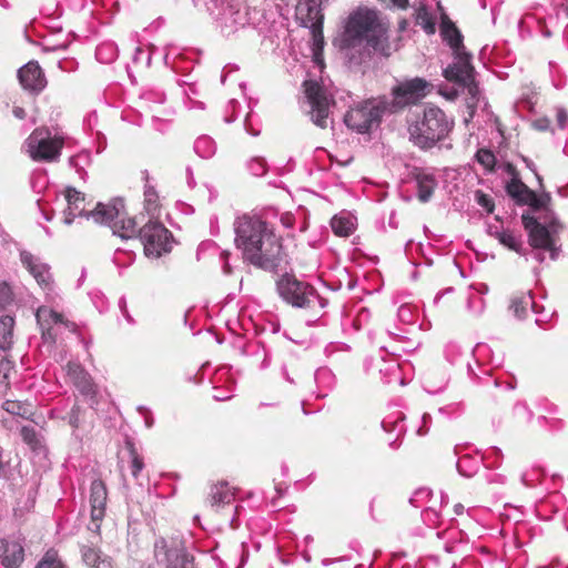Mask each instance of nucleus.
<instances>
[{
    "label": "nucleus",
    "instance_id": "4d7b16f0",
    "mask_svg": "<svg viewBox=\"0 0 568 568\" xmlns=\"http://www.w3.org/2000/svg\"><path fill=\"white\" fill-rule=\"evenodd\" d=\"M214 398H215L216 400H223V399H224V398H222V397H217V396H214Z\"/></svg>",
    "mask_w": 568,
    "mask_h": 568
},
{
    "label": "nucleus",
    "instance_id": "412c9836",
    "mask_svg": "<svg viewBox=\"0 0 568 568\" xmlns=\"http://www.w3.org/2000/svg\"><path fill=\"white\" fill-rule=\"evenodd\" d=\"M321 3L314 0H303L297 4V16L304 26L310 28H318L322 26L323 14L321 12Z\"/></svg>",
    "mask_w": 568,
    "mask_h": 568
},
{
    "label": "nucleus",
    "instance_id": "9b49d317",
    "mask_svg": "<svg viewBox=\"0 0 568 568\" xmlns=\"http://www.w3.org/2000/svg\"><path fill=\"white\" fill-rule=\"evenodd\" d=\"M37 322L41 327L42 338L45 342L54 343L60 328L64 327L71 332L75 331L77 325L64 318L61 313L47 306H40L36 313Z\"/></svg>",
    "mask_w": 568,
    "mask_h": 568
},
{
    "label": "nucleus",
    "instance_id": "49530a36",
    "mask_svg": "<svg viewBox=\"0 0 568 568\" xmlns=\"http://www.w3.org/2000/svg\"><path fill=\"white\" fill-rule=\"evenodd\" d=\"M12 369V364L6 357L0 359V381H4L9 377V373Z\"/></svg>",
    "mask_w": 568,
    "mask_h": 568
},
{
    "label": "nucleus",
    "instance_id": "cd10ccee",
    "mask_svg": "<svg viewBox=\"0 0 568 568\" xmlns=\"http://www.w3.org/2000/svg\"><path fill=\"white\" fill-rule=\"evenodd\" d=\"M529 306L534 307V302L530 292L516 294L510 298L509 308L518 318H523L526 315L527 308Z\"/></svg>",
    "mask_w": 568,
    "mask_h": 568
},
{
    "label": "nucleus",
    "instance_id": "72a5a7b5",
    "mask_svg": "<svg viewBox=\"0 0 568 568\" xmlns=\"http://www.w3.org/2000/svg\"><path fill=\"white\" fill-rule=\"evenodd\" d=\"M72 383L80 390L81 394H83L85 396H91V397L94 396V394H95V385L92 382V378L88 374V372L84 371Z\"/></svg>",
    "mask_w": 568,
    "mask_h": 568
},
{
    "label": "nucleus",
    "instance_id": "79ce46f5",
    "mask_svg": "<svg viewBox=\"0 0 568 568\" xmlns=\"http://www.w3.org/2000/svg\"><path fill=\"white\" fill-rule=\"evenodd\" d=\"M21 437L31 448H36L39 445L38 435L33 427L23 426L21 428Z\"/></svg>",
    "mask_w": 568,
    "mask_h": 568
},
{
    "label": "nucleus",
    "instance_id": "f8f14e48",
    "mask_svg": "<svg viewBox=\"0 0 568 568\" xmlns=\"http://www.w3.org/2000/svg\"><path fill=\"white\" fill-rule=\"evenodd\" d=\"M506 191L518 204L529 205L535 210L545 207L550 201L548 194L537 195L517 176H514L506 185Z\"/></svg>",
    "mask_w": 568,
    "mask_h": 568
},
{
    "label": "nucleus",
    "instance_id": "c756f323",
    "mask_svg": "<svg viewBox=\"0 0 568 568\" xmlns=\"http://www.w3.org/2000/svg\"><path fill=\"white\" fill-rule=\"evenodd\" d=\"M331 226L333 232L338 236H348L355 229L353 219L347 215H335L331 220Z\"/></svg>",
    "mask_w": 568,
    "mask_h": 568
},
{
    "label": "nucleus",
    "instance_id": "393cba45",
    "mask_svg": "<svg viewBox=\"0 0 568 568\" xmlns=\"http://www.w3.org/2000/svg\"><path fill=\"white\" fill-rule=\"evenodd\" d=\"M111 229L113 234L121 239H132L136 235L135 221L131 217H126L124 207L122 209V215L120 217H115Z\"/></svg>",
    "mask_w": 568,
    "mask_h": 568
},
{
    "label": "nucleus",
    "instance_id": "37998d69",
    "mask_svg": "<svg viewBox=\"0 0 568 568\" xmlns=\"http://www.w3.org/2000/svg\"><path fill=\"white\" fill-rule=\"evenodd\" d=\"M476 200H477L478 204L481 207L486 209L489 213H491L494 211L493 200L488 195L483 193L481 191L476 192Z\"/></svg>",
    "mask_w": 568,
    "mask_h": 568
},
{
    "label": "nucleus",
    "instance_id": "5fc2aeb1",
    "mask_svg": "<svg viewBox=\"0 0 568 568\" xmlns=\"http://www.w3.org/2000/svg\"><path fill=\"white\" fill-rule=\"evenodd\" d=\"M145 423H146V426H148V427H151L153 422H152V419L146 418V419H145Z\"/></svg>",
    "mask_w": 568,
    "mask_h": 568
},
{
    "label": "nucleus",
    "instance_id": "864d4df0",
    "mask_svg": "<svg viewBox=\"0 0 568 568\" xmlns=\"http://www.w3.org/2000/svg\"><path fill=\"white\" fill-rule=\"evenodd\" d=\"M464 511V506L462 504H456L455 505V513L456 515H462Z\"/></svg>",
    "mask_w": 568,
    "mask_h": 568
},
{
    "label": "nucleus",
    "instance_id": "423d86ee",
    "mask_svg": "<svg viewBox=\"0 0 568 568\" xmlns=\"http://www.w3.org/2000/svg\"><path fill=\"white\" fill-rule=\"evenodd\" d=\"M521 220L525 229L528 231L530 245L536 250L548 251L550 258L556 260L559 246H557L555 224L547 227L529 214H524Z\"/></svg>",
    "mask_w": 568,
    "mask_h": 568
},
{
    "label": "nucleus",
    "instance_id": "ea45409f",
    "mask_svg": "<svg viewBox=\"0 0 568 568\" xmlns=\"http://www.w3.org/2000/svg\"><path fill=\"white\" fill-rule=\"evenodd\" d=\"M129 449L131 457V473L134 478H138L139 474L144 467V463L132 444H130Z\"/></svg>",
    "mask_w": 568,
    "mask_h": 568
},
{
    "label": "nucleus",
    "instance_id": "2f4dec72",
    "mask_svg": "<svg viewBox=\"0 0 568 568\" xmlns=\"http://www.w3.org/2000/svg\"><path fill=\"white\" fill-rule=\"evenodd\" d=\"M82 557L84 562L93 568L110 567V564L105 559H101L100 552L92 547H83Z\"/></svg>",
    "mask_w": 568,
    "mask_h": 568
},
{
    "label": "nucleus",
    "instance_id": "ddd939ff",
    "mask_svg": "<svg viewBox=\"0 0 568 568\" xmlns=\"http://www.w3.org/2000/svg\"><path fill=\"white\" fill-rule=\"evenodd\" d=\"M108 491L101 479H95L90 487L91 523L89 529L99 532L100 524L105 515Z\"/></svg>",
    "mask_w": 568,
    "mask_h": 568
},
{
    "label": "nucleus",
    "instance_id": "dca6fc26",
    "mask_svg": "<svg viewBox=\"0 0 568 568\" xmlns=\"http://www.w3.org/2000/svg\"><path fill=\"white\" fill-rule=\"evenodd\" d=\"M21 262L29 273L34 277L37 283L43 290H51L52 275L48 264L41 262V260L31 253L23 251L20 253Z\"/></svg>",
    "mask_w": 568,
    "mask_h": 568
},
{
    "label": "nucleus",
    "instance_id": "20e7f679",
    "mask_svg": "<svg viewBox=\"0 0 568 568\" xmlns=\"http://www.w3.org/2000/svg\"><path fill=\"white\" fill-rule=\"evenodd\" d=\"M63 143L62 136H52L47 129H36L26 140V149L33 161L53 162L59 159Z\"/></svg>",
    "mask_w": 568,
    "mask_h": 568
},
{
    "label": "nucleus",
    "instance_id": "f03ea898",
    "mask_svg": "<svg viewBox=\"0 0 568 568\" xmlns=\"http://www.w3.org/2000/svg\"><path fill=\"white\" fill-rule=\"evenodd\" d=\"M386 30L371 10H357L348 18L343 36V48L351 60L363 61L372 53L387 54Z\"/></svg>",
    "mask_w": 568,
    "mask_h": 568
},
{
    "label": "nucleus",
    "instance_id": "5701e85b",
    "mask_svg": "<svg viewBox=\"0 0 568 568\" xmlns=\"http://www.w3.org/2000/svg\"><path fill=\"white\" fill-rule=\"evenodd\" d=\"M222 29L226 33L236 31L246 22V13L235 6H229L222 13Z\"/></svg>",
    "mask_w": 568,
    "mask_h": 568
},
{
    "label": "nucleus",
    "instance_id": "de8ad7c7",
    "mask_svg": "<svg viewBox=\"0 0 568 568\" xmlns=\"http://www.w3.org/2000/svg\"><path fill=\"white\" fill-rule=\"evenodd\" d=\"M557 124L560 129H564L568 122V112L564 108L556 109Z\"/></svg>",
    "mask_w": 568,
    "mask_h": 568
},
{
    "label": "nucleus",
    "instance_id": "2eb2a0df",
    "mask_svg": "<svg viewBox=\"0 0 568 568\" xmlns=\"http://www.w3.org/2000/svg\"><path fill=\"white\" fill-rule=\"evenodd\" d=\"M23 542L17 537L0 538V564L4 568H19L24 561Z\"/></svg>",
    "mask_w": 568,
    "mask_h": 568
},
{
    "label": "nucleus",
    "instance_id": "4468645a",
    "mask_svg": "<svg viewBox=\"0 0 568 568\" xmlns=\"http://www.w3.org/2000/svg\"><path fill=\"white\" fill-rule=\"evenodd\" d=\"M455 62L444 70V77L455 83H469L474 77L475 70L470 64V54L462 49L460 52H454Z\"/></svg>",
    "mask_w": 568,
    "mask_h": 568
},
{
    "label": "nucleus",
    "instance_id": "4c0bfd02",
    "mask_svg": "<svg viewBox=\"0 0 568 568\" xmlns=\"http://www.w3.org/2000/svg\"><path fill=\"white\" fill-rule=\"evenodd\" d=\"M467 89L469 101L467 103L468 108L471 109L470 115H473L476 104L478 102L479 89L477 83L475 82L474 77L469 81V83H459Z\"/></svg>",
    "mask_w": 568,
    "mask_h": 568
},
{
    "label": "nucleus",
    "instance_id": "7ed1b4c3",
    "mask_svg": "<svg viewBox=\"0 0 568 568\" xmlns=\"http://www.w3.org/2000/svg\"><path fill=\"white\" fill-rule=\"evenodd\" d=\"M453 122L437 106H426L423 118L408 128L409 140L422 150L432 149L446 138Z\"/></svg>",
    "mask_w": 568,
    "mask_h": 568
},
{
    "label": "nucleus",
    "instance_id": "473e14b6",
    "mask_svg": "<svg viewBox=\"0 0 568 568\" xmlns=\"http://www.w3.org/2000/svg\"><path fill=\"white\" fill-rule=\"evenodd\" d=\"M194 150L201 158H210L215 153V143L210 136L203 135L196 139Z\"/></svg>",
    "mask_w": 568,
    "mask_h": 568
},
{
    "label": "nucleus",
    "instance_id": "603ef678",
    "mask_svg": "<svg viewBox=\"0 0 568 568\" xmlns=\"http://www.w3.org/2000/svg\"><path fill=\"white\" fill-rule=\"evenodd\" d=\"M534 257H535L537 261H539L540 263H541V262H544V260H545L544 254H542L541 252H539V251H536V252L534 253Z\"/></svg>",
    "mask_w": 568,
    "mask_h": 568
},
{
    "label": "nucleus",
    "instance_id": "f704fd0d",
    "mask_svg": "<svg viewBox=\"0 0 568 568\" xmlns=\"http://www.w3.org/2000/svg\"><path fill=\"white\" fill-rule=\"evenodd\" d=\"M144 205L148 213L153 217L159 209V195L153 186L145 184Z\"/></svg>",
    "mask_w": 568,
    "mask_h": 568
},
{
    "label": "nucleus",
    "instance_id": "6ab92c4d",
    "mask_svg": "<svg viewBox=\"0 0 568 568\" xmlns=\"http://www.w3.org/2000/svg\"><path fill=\"white\" fill-rule=\"evenodd\" d=\"M122 200H113L108 204L98 203L97 206L89 211L88 219L91 217L98 224H106L111 227L115 217H120L122 215L123 209Z\"/></svg>",
    "mask_w": 568,
    "mask_h": 568
},
{
    "label": "nucleus",
    "instance_id": "bb28decb",
    "mask_svg": "<svg viewBox=\"0 0 568 568\" xmlns=\"http://www.w3.org/2000/svg\"><path fill=\"white\" fill-rule=\"evenodd\" d=\"M13 317L6 315L0 318V349L8 351L13 343Z\"/></svg>",
    "mask_w": 568,
    "mask_h": 568
},
{
    "label": "nucleus",
    "instance_id": "39448f33",
    "mask_svg": "<svg viewBox=\"0 0 568 568\" xmlns=\"http://www.w3.org/2000/svg\"><path fill=\"white\" fill-rule=\"evenodd\" d=\"M385 110L384 101L367 100L348 110L345 115V123L358 133H366L379 124Z\"/></svg>",
    "mask_w": 568,
    "mask_h": 568
},
{
    "label": "nucleus",
    "instance_id": "1a4fd4ad",
    "mask_svg": "<svg viewBox=\"0 0 568 568\" xmlns=\"http://www.w3.org/2000/svg\"><path fill=\"white\" fill-rule=\"evenodd\" d=\"M155 557L165 568H194L193 557L190 556L183 542L176 539H160L155 542Z\"/></svg>",
    "mask_w": 568,
    "mask_h": 568
},
{
    "label": "nucleus",
    "instance_id": "3c124183",
    "mask_svg": "<svg viewBox=\"0 0 568 568\" xmlns=\"http://www.w3.org/2000/svg\"><path fill=\"white\" fill-rule=\"evenodd\" d=\"M12 112H13L14 116L18 119L26 118V111H24V109H22L20 106H14Z\"/></svg>",
    "mask_w": 568,
    "mask_h": 568
},
{
    "label": "nucleus",
    "instance_id": "c9c22d12",
    "mask_svg": "<svg viewBox=\"0 0 568 568\" xmlns=\"http://www.w3.org/2000/svg\"><path fill=\"white\" fill-rule=\"evenodd\" d=\"M476 160L483 165L488 172H493L496 165V156L488 149H479L476 153Z\"/></svg>",
    "mask_w": 568,
    "mask_h": 568
},
{
    "label": "nucleus",
    "instance_id": "6e6552de",
    "mask_svg": "<svg viewBox=\"0 0 568 568\" xmlns=\"http://www.w3.org/2000/svg\"><path fill=\"white\" fill-rule=\"evenodd\" d=\"M277 291L285 302L295 307H310L318 298L311 285L290 275L277 282Z\"/></svg>",
    "mask_w": 568,
    "mask_h": 568
},
{
    "label": "nucleus",
    "instance_id": "a18cd8bd",
    "mask_svg": "<svg viewBox=\"0 0 568 568\" xmlns=\"http://www.w3.org/2000/svg\"><path fill=\"white\" fill-rule=\"evenodd\" d=\"M531 126L540 132L548 131L550 129V120L548 118H539L532 121Z\"/></svg>",
    "mask_w": 568,
    "mask_h": 568
},
{
    "label": "nucleus",
    "instance_id": "4be33fe9",
    "mask_svg": "<svg viewBox=\"0 0 568 568\" xmlns=\"http://www.w3.org/2000/svg\"><path fill=\"white\" fill-rule=\"evenodd\" d=\"M235 493L226 481H221L211 487L207 501L214 511L230 505L234 500Z\"/></svg>",
    "mask_w": 568,
    "mask_h": 568
},
{
    "label": "nucleus",
    "instance_id": "8fccbe9b",
    "mask_svg": "<svg viewBox=\"0 0 568 568\" xmlns=\"http://www.w3.org/2000/svg\"><path fill=\"white\" fill-rule=\"evenodd\" d=\"M393 6L399 9H406L408 7V0H389Z\"/></svg>",
    "mask_w": 568,
    "mask_h": 568
},
{
    "label": "nucleus",
    "instance_id": "e433bc0d",
    "mask_svg": "<svg viewBox=\"0 0 568 568\" xmlns=\"http://www.w3.org/2000/svg\"><path fill=\"white\" fill-rule=\"evenodd\" d=\"M313 29V58L317 63H322V50L324 45V39L322 34L321 27L312 28Z\"/></svg>",
    "mask_w": 568,
    "mask_h": 568
},
{
    "label": "nucleus",
    "instance_id": "aec40b11",
    "mask_svg": "<svg viewBox=\"0 0 568 568\" xmlns=\"http://www.w3.org/2000/svg\"><path fill=\"white\" fill-rule=\"evenodd\" d=\"M68 203L64 210V224L70 225L77 216L88 217L89 211L85 209L84 195L75 189L69 187L65 192Z\"/></svg>",
    "mask_w": 568,
    "mask_h": 568
},
{
    "label": "nucleus",
    "instance_id": "b1692460",
    "mask_svg": "<svg viewBox=\"0 0 568 568\" xmlns=\"http://www.w3.org/2000/svg\"><path fill=\"white\" fill-rule=\"evenodd\" d=\"M440 32L444 40L453 49V52H460L462 49H465L460 31L447 17L442 20Z\"/></svg>",
    "mask_w": 568,
    "mask_h": 568
},
{
    "label": "nucleus",
    "instance_id": "58836bf2",
    "mask_svg": "<svg viewBox=\"0 0 568 568\" xmlns=\"http://www.w3.org/2000/svg\"><path fill=\"white\" fill-rule=\"evenodd\" d=\"M36 568H64V565L54 551H48Z\"/></svg>",
    "mask_w": 568,
    "mask_h": 568
},
{
    "label": "nucleus",
    "instance_id": "c03bdc74",
    "mask_svg": "<svg viewBox=\"0 0 568 568\" xmlns=\"http://www.w3.org/2000/svg\"><path fill=\"white\" fill-rule=\"evenodd\" d=\"M65 368L67 374L72 382L84 372V368L75 362H69Z\"/></svg>",
    "mask_w": 568,
    "mask_h": 568
},
{
    "label": "nucleus",
    "instance_id": "f257e3e1",
    "mask_svg": "<svg viewBox=\"0 0 568 568\" xmlns=\"http://www.w3.org/2000/svg\"><path fill=\"white\" fill-rule=\"evenodd\" d=\"M235 244L251 264L274 270L281 262L283 250L278 236L266 222L243 215L234 223Z\"/></svg>",
    "mask_w": 568,
    "mask_h": 568
},
{
    "label": "nucleus",
    "instance_id": "7c9ffc66",
    "mask_svg": "<svg viewBox=\"0 0 568 568\" xmlns=\"http://www.w3.org/2000/svg\"><path fill=\"white\" fill-rule=\"evenodd\" d=\"M504 246L520 253L521 243L519 239L508 230H496L491 233Z\"/></svg>",
    "mask_w": 568,
    "mask_h": 568
},
{
    "label": "nucleus",
    "instance_id": "0eeeda50",
    "mask_svg": "<svg viewBox=\"0 0 568 568\" xmlns=\"http://www.w3.org/2000/svg\"><path fill=\"white\" fill-rule=\"evenodd\" d=\"M139 235L149 257L158 258L171 251V233L158 221L150 220L140 229Z\"/></svg>",
    "mask_w": 568,
    "mask_h": 568
},
{
    "label": "nucleus",
    "instance_id": "09e8293b",
    "mask_svg": "<svg viewBox=\"0 0 568 568\" xmlns=\"http://www.w3.org/2000/svg\"><path fill=\"white\" fill-rule=\"evenodd\" d=\"M0 292L4 294L3 303H8L10 301V288L7 284H0Z\"/></svg>",
    "mask_w": 568,
    "mask_h": 568
},
{
    "label": "nucleus",
    "instance_id": "a878e982",
    "mask_svg": "<svg viewBox=\"0 0 568 568\" xmlns=\"http://www.w3.org/2000/svg\"><path fill=\"white\" fill-rule=\"evenodd\" d=\"M416 183L418 190V200L423 203L428 202L437 186L435 176L424 172L417 173Z\"/></svg>",
    "mask_w": 568,
    "mask_h": 568
},
{
    "label": "nucleus",
    "instance_id": "13d9d810",
    "mask_svg": "<svg viewBox=\"0 0 568 568\" xmlns=\"http://www.w3.org/2000/svg\"><path fill=\"white\" fill-rule=\"evenodd\" d=\"M458 469H459V474H463V475H464V473H463V470L460 469V467H459V466H458ZM465 476H467V475L465 474Z\"/></svg>",
    "mask_w": 568,
    "mask_h": 568
},
{
    "label": "nucleus",
    "instance_id": "c85d7f7f",
    "mask_svg": "<svg viewBox=\"0 0 568 568\" xmlns=\"http://www.w3.org/2000/svg\"><path fill=\"white\" fill-rule=\"evenodd\" d=\"M2 408L9 414L29 418L33 415V406L31 403L8 399L2 404Z\"/></svg>",
    "mask_w": 568,
    "mask_h": 568
},
{
    "label": "nucleus",
    "instance_id": "6e6d98bb",
    "mask_svg": "<svg viewBox=\"0 0 568 568\" xmlns=\"http://www.w3.org/2000/svg\"><path fill=\"white\" fill-rule=\"evenodd\" d=\"M70 423L72 425L77 426V418L72 416Z\"/></svg>",
    "mask_w": 568,
    "mask_h": 568
},
{
    "label": "nucleus",
    "instance_id": "9d476101",
    "mask_svg": "<svg viewBox=\"0 0 568 568\" xmlns=\"http://www.w3.org/2000/svg\"><path fill=\"white\" fill-rule=\"evenodd\" d=\"M304 91L311 105L312 121L320 128L327 126L329 108L333 103L332 97L316 81L308 80L304 82Z\"/></svg>",
    "mask_w": 568,
    "mask_h": 568
},
{
    "label": "nucleus",
    "instance_id": "f3484780",
    "mask_svg": "<svg viewBox=\"0 0 568 568\" xmlns=\"http://www.w3.org/2000/svg\"><path fill=\"white\" fill-rule=\"evenodd\" d=\"M429 84L422 78H415L403 82L394 89V95L398 104L413 103L426 95Z\"/></svg>",
    "mask_w": 568,
    "mask_h": 568
},
{
    "label": "nucleus",
    "instance_id": "a19ab883",
    "mask_svg": "<svg viewBox=\"0 0 568 568\" xmlns=\"http://www.w3.org/2000/svg\"><path fill=\"white\" fill-rule=\"evenodd\" d=\"M248 170L255 176L264 175L267 171V165H266L265 160L263 158H257V156L253 158L248 162Z\"/></svg>",
    "mask_w": 568,
    "mask_h": 568
},
{
    "label": "nucleus",
    "instance_id": "a211bd4d",
    "mask_svg": "<svg viewBox=\"0 0 568 568\" xmlns=\"http://www.w3.org/2000/svg\"><path fill=\"white\" fill-rule=\"evenodd\" d=\"M21 85L29 91L40 92L47 85L44 73L37 61H30L18 71Z\"/></svg>",
    "mask_w": 568,
    "mask_h": 568
}]
</instances>
